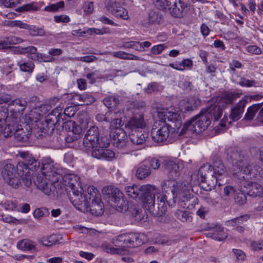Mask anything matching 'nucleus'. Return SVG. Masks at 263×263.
<instances>
[{"label":"nucleus","mask_w":263,"mask_h":263,"mask_svg":"<svg viewBox=\"0 0 263 263\" xmlns=\"http://www.w3.org/2000/svg\"><path fill=\"white\" fill-rule=\"evenodd\" d=\"M147 136L148 134L147 133H143L141 130H135L134 132L129 131V139L134 144H142L145 142Z\"/></svg>","instance_id":"nucleus-27"},{"label":"nucleus","mask_w":263,"mask_h":263,"mask_svg":"<svg viewBox=\"0 0 263 263\" xmlns=\"http://www.w3.org/2000/svg\"><path fill=\"white\" fill-rule=\"evenodd\" d=\"M109 137L112 138L114 144L116 146L122 148L126 146L127 139L126 133L123 129H115Z\"/></svg>","instance_id":"nucleus-21"},{"label":"nucleus","mask_w":263,"mask_h":263,"mask_svg":"<svg viewBox=\"0 0 263 263\" xmlns=\"http://www.w3.org/2000/svg\"><path fill=\"white\" fill-rule=\"evenodd\" d=\"M150 174L149 167L147 165H141L136 170V177L138 179L142 180L147 177Z\"/></svg>","instance_id":"nucleus-34"},{"label":"nucleus","mask_w":263,"mask_h":263,"mask_svg":"<svg viewBox=\"0 0 263 263\" xmlns=\"http://www.w3.org/2000/svg\"><path fill=\"white\" fill-rule=\"evenodd\" d=\"M251 249L254 251L263 250V239L257 241H251L250 243Z\"/></svg>","instance_id":"nucleus-47"},{"label":"nucleus","mask_w":263,"mask_h":263,"mask_svg":"<svg viewBox=\"0 0 263 263\" xmlns=\"http://www.w3.org/2000/svg\"><path fill=\"white\" fill-rule=\"evenodd\" d=\"M240 95L236 92H227L223 95L222 99L226 104H232L236 98L239 97Z\"/></svg>","instance_id":"nucleus-42"},{"label":"nucleus","mask_w":263,"mask_h":263,"mask_svg":"<svg viewBox=\"0 0 263 263\" xmlns=\"http://www.w3.org/2000/svg\"><path fill=\"white\" fill-rule=\"evenodd\" d=\"M59 108L58 110V115L60 118H61L62 122H63L64 120H66V117L71 118L73 117L76 114V109L73 106H68L66 107L64 110V112L62 114L60 111L62 110V109L60 107H58Z\"/></svg>","instance_id":"nucleus-36"},{"label":"nucleus","mask_w":263,"mask_h":263,"mask_svg":"<svg viewBox=\"0 0 263 263\" xmlns=\"http://www.w3.org/2000/svg\"><path fill=\"white\" fill-rule=\"evenodd\" d=\"M27 105V101L23 98H18L13 100L8 104L9 106H14V108L10 110V113H12L14 116L18 117V122L21 117L24 114Z\"/></svg>","instance_id":"nucleus-18"},{"label":"nucleus","mask_w":263,"mask_h":263,"mask_svg":"<svg viewBox=\"0 0 263 263\" xmlns=\"http://www.w3.org/2000/svg\"><path fill=\"white\" fill-rule=\"evenodd\" d=\"M20 0H0V3L6 7L12 8L20 3Z\"/></svg>","instance_id":"nucleus-54"},{"label":"nucleus","mask_w":263,"mask_h":263,"mask_svg":"<svg viewBox=\"0 0 263 263\" xmlns=\"http://www.w3.org/2000/svg\"><path fill=\"white\" fill-rule=\"evenodd\" d=\"M18 117H15L12 113L9 114L7 110H0V126L4 128V136H9L14 130V126L18 123Z\"/></svg>","instance_id":"nucleus-14"},{"label":"nucleus","mask_w":263,"mask_h":263,"mask_svg":"<svg viewBox=\"0 0 263 263\" xmlns=\"http://www.w3.org/2000/svg\"><path fill=\"white\" fill-rule=\"evenodd\" d=\"M9 25L12 27H18L21 28H28V25L25 23H23L21 21H12L9 23Z\"/></svg>","instance_id":"nucleus-59"},{"label":"nucleus","mask_w":263,"mask_h":263,"mask_svg":"<svg viewBox=\"0 0 263 263\" xmlns=\"http://www.w3.org/2000/svg\"><path fill=\"white\" fill-rule=\"evenodd\" d=\"M117 2L111 4V12L113 14L118 17L122 18L124 20H128L129 18L127 11L124 8L119 6Z\"/></svg>","instance_id":"nucleus-30"},{"label":"nucleus","mask_w":263,"mask_h":263,"mask_svg":"<svg viewBox=\"0 0 263 263\" xmlns=\"http://www.w3.org/2000/svg\"><path fill=\"white\" fill-rule=\"evenodd\" d=\"M17 247L24 251H30L35 249V245L30 240L24 239L17 242Z\"/></svg>","instance_id":"nucleus-38"},{"label":"nucleus","mask_w":263,"mask_h":263,"mask_svg":"<svg viewBox=\"0 0 263 263\" xmlns=\"http://www.w3.org/2000/svg\"><path fill=\"white\" fill-rule=\"evenodd\" d=\"M262 103H257L253 104L250 106L247 110L245 114L244 120L251 121L255 117L256 113L261 108Z\"/></svg>","instance_id":"nucleus-31"},{"label":"nucleus","mask_w":263,"mask_h":263,"mask_svg":"<svg viewBox=\"0 0 263 263\" xmlns=\"http://www.w3.org/2000/svg\"><path fill=\"white\" fill-rule=\"evenodd\" d=\"M14 130L13 133L9 136H4L5 137H11L14 135V138L18 141L25 142L27 141L30 136V133L29 131L25 132L21 126L17 123L16 125L14 126Z\"/></svg>","instance_id":"nucleus-25"},{"label":"nucleus","mask_w":263,"mask_h":263,"mask_svg":"<svg viewBox=\"0 0 263 263\" xmlns=\"http://www.w3.org/2000/svg\"><path fill=\"white\" fill-rule=\"evenodd\" d=\"M63 127L65 128L67 131L71 132L73 128V126H76V122L73 121H67L64 122H62Z\"/></svg>","instance_id":"nucleus-62"},{"label":"nucleus","mask_w":263,"mask_h":263,"mask_svg":"<svg viewBox=\"0 0 263 263\" xmlns=\"http://www.w3.org/2000/svg\"><path fill=\"white\" fill-rule=\"evenodd\" d=\"M198 176L201 182L208 184L210 190L216 185V179L214 177L211 164L206 163L202 165L199 169Z\"/></svg>","instance_id":"nucleus-15"},{"label":"nucleus","mask_w":263,"mask_h":263,"mask_svg":"<svg viewBox=\"0 0 263 263\" xmlns=\"http://www.w3.org/2000/svg\"><path fill=\"white\" fill-rule=\"evenodd\" d=\"M125 192L129 197L142 200L145 208L155 216H162L166 211L165 203L166 197L157 193V189L154 186L134 184L126 186Z\"/></svg>","instance_id":"nucleus-2"},{"label":"nucleus","mask_w":263,"mask_h":263,"mask_svg":"<svg viewBox=\"0 0 263 263\" xmlns=\"http://www.w3.org/2000/svg\"><path fill=\"white\" fill-rule=\"evenodd\" d=\"M103 194L107 196L108 201H111L117 210L120 212L124 213L128 211L129 206L128 201L124 197L123 194L117 187L112 186H108L103 187Z\"/></svg>","instance_id":"nucleus-12"},{"label":"nucleus","mask_w":263,"mask_h":263,"mask_svg":"<svg viewBox=\"0 0 263 263\" xmlns=\"http://www.w3.org/2000/svg\"><path fill=\"white\" fill-rule=\"evenodd\" d=\"M166 48V46L164 44H159L153 46L151 50L152 53L154 54H160L164 49Z\"/></svg>","instance_id":"nucleus-52"},{"label":"nucleus","mask_w":263,"mask_h":263,"mask_svg":"<svg viewBox=\"0 0 263 263\" xmlns=\"http://www.w3.org/2000/svg\"><path fill=\"white\" fill-rule=\"evenodd\" d=\"M57 240L55 235L44 237L39 240L40 243L44 246L49 247L55 243Z\"/></svg>","instance_id":"nucleus-41"},{"label":"nucleus","mask_w":263,"mask_h":263,"mask_svg":"<svg viewBox=\"0 0 263 263\" xmlns=\"http://www.w3.org/2000/svg\"><path fill=\"white\" fill-rule=\"evenodd\" d=\"M110 138L105 135L100 136L99 128L92 126L87 131L83 138V144L88 151L99 147H107L110 144Z\"/></svg>","instance_id":"nucleus-9"},{"label":"nucleus","mask_w":263,"mask_h":263,"mask_svg":"<svg viewBox=\"0 0 263 263\" xmlns=\"http://www.w3.org/2000/svg\"><path fill=\"white\" fill-rule=\"evenodd\" d=\"M246 49L248 52L253 54H259L261 53V50L255 45H250L247 47Z\"/></svg>","instance_id":"nucleus-63"},{"label":"nucleus","mask_w":263,"mask_h":263,"mask_svg":"<svg viewBox=\"0 0 263 263\" xmlns=\"http://www.w3.org/2000/svg\"><path fill=\"white\" fill-rule=\"evenodd\" d=\"M28 58L34 61H37L39 62H53L54 59L50 58L49 59H45V55L41 53L34 52L33 53L28 54Z\"/></svg>","instance_id":"nucleus-40"},{"label":"nucleus","mask_w":263,"mask_h":263,"mask_svg":"<svg viewBox=\"0 0 263 263\" xmlns=\"http://www.w3.org/2000/svg\"><path fill=\"white\" fill-rule=\"evenodd\" d=\"M5 39L8 46L22 43L24 41L21 38L13 35L6 37Z\"/></svg>","instance_id":"nucleus-48"},{"label":"nucleus","mask_w":263,"mask_h":263,"mask_svg":"<svg viewBox=\"0 0 263 263\" xmlns=\"http://www.w3.org/2000/svg\"><path fill=\"white\" fill-rule=\"evenodd\" d=\"M123 111H117L116 110V115H115V117L114 119H112V121L110 122H113L114 125H115V129L120 128V127L122 126L123 124V123L121 118H118V114H121Z\"/></svg>","instance_id":"nucleus-50"},{"label":"nucleus","mask_w":263,"mask_h":263,"mask_svg":"<svg viewBox=\"0 0 263 263\" xmlns=\"http://www.w3.org/2000/svg\"><path fill=\"white\" fill-rule=\"evenodd\" d=\"M162 21V15L158 12L151 11L148 13V22L144 25L145 26L154 24H159Z\"/></svg>","instance_id":"nucleus-35"},{"label":"nucleus","mask_w":263,"mask_h":263,"mask_svg":"<svg viewBox=\"0 0 263 263\" xmlns=\"http://www.w3.org/2000/svg\"><path fill=\"white\" fill-rule=\"evenodd\" d=\"M50 179L51 178L40 176L37 177L35 181L37 187L47 195H50L52 189L53 188L51 182L50 181Z\"/></svg>","instance_id":"nucleus-23"},{"label":"nucleus","mask_w":263,"mask_h":263,"mask_svg":"<svg viewBox=\"0 0 263 263\" xmlns=\"http://www.w3.org/2000/svg\"><path fill=\"white\" fill-rule=\"evenodd\" d=\"M12 98L11 95L5 93L0 96V104L3 105L4 104H9L12 101Z\"/></svg>","instance_id":"nucleus-61"},{"label":"nucleus","mask_w":263,"mask_h":263,"mask_svg":"<svg viewBox=\"0 0 263 263\" xmlns=\"http://www.w3.org/2000/svg\"><path fill=\"white\" fill-rule=\"evenodd\" d=\"M1 173L5 181L14 189L21 186L30 188L32 185L31 174L23 161L18 162L16 166L11 163L5 164Z\"/></svg>","instance_id":"nucleus-5"},{"label":"nucleus","mask_w":263,"mask_h":263,"mask_svg":"<svg viewBox=\"0 0 263 263\" xmlns=\"http://www.w3.org/2000/svg\"><path fill=\"white\" fill-rule=\"evenodd\" d=\"M89 33L92 35L96 34H104L110 33V30L109 28H102L101 29L98 28H90L89 29Z\"/></svg>","instance_id":"nucleus-49"},{"label":"nucleus","mask_w":263,"mask_h":263,"mask_svg":"<svg viewBox=\"0 0 263 263\" xmlns=\"http://www.w3.org/2000/svg\"><path fill=\"white\" fill-rule=\"evenodd\" d=\"M174 214L176 218L182 222H190L192 220L190 213L186 211L177 210Z\"/></svg>","instance_id":"nucleus-33"},{"label":"nucleus","mask_w":263,"mask_h":263,"mask_svg":"<svg viewBox=\"0 0 263 263\" xmlns=\"http://www.w3.org/2000/svg\"><path fill=\"white\" fill-rule=\"evenodd\" d=\"M59 108L57 107L52 110L50 114H49L45 120L46 124L51 128V130H53L54 128V126L57 124H60L62 122L61 118L59 117L58 115Z\"/></svg>","instance_id":"nucleus-28"},{"label":"nucleus","mask_w":263,"mask_h":263,"mask_svg":"<svg viewBox=\"0 0 263 263\" xmlns=\"http://www.w3.org/2000/svg\"><path fill=\"white\" fill-rule=\"evenodd\" d=\"M146 123L144 120L143 115L135 114L131 117L128 123L125 125L127 130L134 132L135 130H140L145 127Z\"/></svg>","instance_id":"nucleus-17"},{"label":"nucleus","mask_w":263,"mask_h":263,"mask_svg":"<svg viewBox=\"0 0 263 263\" xmlns=\"http://www.w3.org/2000/svg\"><path fill=\"white\" fill-rule=\"evenodd\" d=\"M18 155L25 160V162H23L28 166L30 174V170L36 171L40 167V162L28 152H21Z\"/></svg>","instance_id":"nucleus-22"},{"label":"nucleus","mask_w":263,"mask_h":263,"mask_svg":"<svg viewBox=\"0 0 263 263\" xmlns=\"http://www.w3.org/2000/svg\"><path fill=\"white\" fill-rule=\"evenodd\" d=\"M159 119L153 124L151 136L153 140L157 143L165 141L170 135V127L174 132L179 133L182 125V120L180 115L167 109H163L158 113Z\"/></svg>","instance_id":"nucleus-3"},{"label":"nucleus","mask_w":263,"mask_h":263,"mask_svg":"<svg viewBox=\"0 0 263 263\" xmlns=\"http://www.w3.org/2000/svg\"><path fill=\"white\" fill-rule=\"evenodd\" d=\"M234 199L236 203L241 205L246 203L247 201V197L241 190H238L234 195Z\"/></svg>","instance_id":"nucleus-44"},{"label":"nucleus","mask_w":263,"mask_h":263,"mask_svg":"<svg viewBox=\"0 0 263 263\" xmlns=\"http://www.w3.org/2000/svg\"><path fill=\"white\" fill-rule=\"evenodd\" d=\"M116 115V109L109 110L106 112L105 115L99 114L96 115V119L99 122L105 121L109 122L114 119L115 115Z\"/></svg>","instance_id":"nucleus-37"},{"label":"nucleus","mask_w":263,"mask_h":263,"mask_svg":"<svg viewBox=\"0 0 263 263\" xmlns=\"http://www.w3.org/2000/svg\"><path fill=\"white\" fill-rule=\"evenodd\" d=\"M73 59L78 61L90 63L97 60V58L93 55H87L82 57H76Z\"/></svg>","instance_id":"nucleus-55"},{"label":"nucleus","mask_w":263,"mask_h":263,"mask_svg":"<svg viewBox=\"0 0 263 263\" xmlns=\"http://www.w3.org/2000/svg\"><path fill=\"white\" fill-rule=\"evenodd\" d=\"M212 168L214 177L216 179V185H222L219 181L227 177V173L226 167L222 161L217 157L213 156L212 158Z\"/></svg>","instance_id":"nucleus-16"},{"label":"nucleus","mask_w":263,"mask_h":263,"mask_svg":"<svg viewBox=\"0 0 263 263\" xmlns=\"http://www.w3.org/2000/svg\"><path fill=\"white\" fill-rule=\"evenodd\" d=\"M103 102L108 108H111L117 106L119 104V99L118 95H111L106 97Z\"/></svg>","instance_id":"nucleus-39"},{"label":"nucleus","mask_w":263,"mask_h":263,"mask_svg":"<svg viewBox=\"0 0 263 263\" xmlns=\"http://www.w3.org/2000/svg\"><path fill=\"white\" fill-rule=\"evenodd\" d=\"M57 167L50 158H44L42 160V173L44 177L51 178L58 174Z\"/></svg>","instance_id":"nucleus-20"},{"label":"nucleus","mask_w":263,"mask_h":263,"mask_svg":"<svg viewBox=\"0 0 263 263\" xmlns=\"http://www.w3.org/2000/svg\"><path fill=\"white\" fill-rule=\"evenodd\" d=\"M4 205L5 209L8 210L14 211L17 209V203L15 201H8Z\"/></svg>","instance_id":"nucleus-64"},{"label":"nucleus","mask_w":263,"mask_h":263,"mask_svg":"<svg viewBox=\"0 0 263 263\" xmlns=\"http://www.w3.org/2000/svg\"><path fill=\"white\" fill-rule=\"evenodd\" d=\"M83 197L87 201L86 207L80 209L78 206H74L81 211H90L92 215L96 216L102 215L104 212V205L101 200V196L99 191L93 186L88 187L87 194L85 193Z\"/></svg>","instance_id":"nucleus-10"},{"label":"nucleus","mask_w":263,"mask_h":263,"mask_svg":"<svg viewBox=\"0 0 263 263\" xmlns=\"http://www.w3.org/2000/svg\"><path fill=\"white\" fill-rule=\"evenodd\" d=\"M21 9L23 11H35L39 10L40 7L36 3H31L23 5Z\"/></svg>","instance_id":"nucleus-53"},{"label":"nucleus","mask_w":263,"mask_h":263,"mask_svg":"<svg viewBox=\"0 0 263 263\" xmlns=\"http://www.w3.org/2000/svg\"><path fill=\"white\" fill-rule=\"evenodd\" d=\"M222 114V108L219 103L211 104L203 108L200 113L187 121L180 129L179 135L190 132L197 133L206 130L211 123L213 119L217 120Z\"/></svg>","instance_id":"nucleus-4"},{"label":"nucleus","mask_w":263,"mask_h":263,"mask_svg":"<svg viewBox=\"0 0 263 263\" xmlns=\"http://www.w3.org/2000/svg\"><path fill=\"white\" fill-rule=\"evenodd\" d=\"M91 155L98 159L109 161L114 158L115 153L108 149L98 147L92 151Z\"/></svg>","instance_id":"nucleus-24"},{"label":"nucleus","mask_w":263,"mask_h":263,"mask_svg":"<svg viewBox=\"0 0 263 263\" xmlns=\"http://www.w3.org/2000/svg\"><path fill=\"white\" fill-rule=\"evenodd\" d=\"M18 66H19L21 70L31 73L33 71L34 68V65L32 62L28 63H22V62H18L17 63Z\"/></svg>","instance_id":"nucleus-43"},{"label":"nucleus","mask_w":263,"mask_h":263,"mask_svg":"<svg viewBox=\"0 0 263 263\" xmlns=\"http://www.w3.org/2000/svg\"><path fill=\"white\" fill-rule=\"evenodd\" d=\"M236 192V190L231 185H227L223 188L224 195L228 197L234 195Z\"/></svg>","instance_id":"nucleus-51"},{"label":"nucleus","mask_w":263,"mask_h":263,"mask_svg":"<svg viewBox=\"0 0 263 263\" xmlns=\"http://www.w3.org/2000/svg\"><path fill=\"white\" fill-rule=\"evenodd\" d=\"M227 158L231 161L235 170H238L235 174L241 184L247 189V194L253 197H262L261 185L251 181L254 175L252 172L251 157L245 152L236 147H229L226 150Z\"/></svg>","instance_id":"nucleus-1"},{"label":"nucleus","mask_w":263,"mask_h":263,"mask_svg":"<svg viewBox=\"0 0 263 263\" xmlns=\"http://www.w3.org/2000/svg\"><path fill=\"white\" fill-rule=\"evenodd\" d=\"M82 105H89L95 101V98L89 93H84L82 94Z\"/></svg>","instance_id":"nucleus-46"},{"label":"nucleus","mask_w":263,"mask_h":263,"mask_svg":"<svg viewBox=\"0 0 263 263\" xmlns=\"http://www.w3.org/2000/svg\"><path fill=\"white\" fill-rule=\"evenodd\" d=\"M255 81L254 80H250L247 79L245 78H241L239 84L241 86H246V87H252L254 86L255 85Z\"/></svg>","instance_id":"nucleus-58"},{"label":"nucleus","mask_w":263,"mask_h":263,"mask_svg":"<svg viewBox=\"0 0 263 263\" xmlns=\"http://www.w3.org/2000/svg\"><path fill=\"white\" fill-rule=\"evenodd\" d=\"M111 54L115 57L119 58L120 59L123 60H141L142 59L136 55L132 54L131 53H128L125 52L124 51H115V52H109V51H105L103 53H100V54Z\"/></svg>","instance_id":"nucleus-29"},{"label":"nucleus","mask_w":263,"mask_h":263,"mask_svg":"<svg viewBox=\"0 0 263 263\" xmlns=\"http://www.w3.org/2000/svg\"><path fill=\"white\" fill-rule=\"evenodd\" d=\"M200 105V101L196 98H190L187 100L184 109V112H189L196 109Z\"/></svg>","instance_id":"nucleus-32"},{"label":"nucleus","mask_w":263,"mask_h":263,"mask_svg":"<svg viewBox=\"0 0 263 263\" xmlns=\"http://www.w3.org/2000/svg\"><path fill=\"white\" fill-rule=\"evenodd\" d=\"M147 239L146 236L141 233H127L117 236L112 239L114 245L105 246L104 251L113 254H122L125 251V247H138L141 246Z\"/></svg>","instance_id":"nucleus-6"},{"label":"nucleus","mask_w":263,"mask_h":263,"mask_svg":"<svg viewBox=\"0 0 263 263\" xmlns=\"http://www.w3.org/2000/svg\"><path fill=\"white\" fill-rule=\"evenodd\" d=\"M183 168V164L181 162L176 163L173 161H168L166 162L165 170L171 179L163 181L161 184L162 194L159 193L161 195L166 196L165 204L167 203L171 205L176 202L174 192H175L176 181H175V179L178 176L179 172ZM157 193H159L158 191ZM165 205L166 206V204Z\"/></svg>","instance_id":"nucleus-7"},{"label":"nucleus","mask_w":263,"mask_h":263,"mask_svg":"<svg viewBox=\"0 0 263 263\" xmlns=\"http://www.w3.org/2000/svg\"><path fill=\"white\" fill-rule=\"evenodd\" d=\"M154 4L159 9L178 18L183 16L187 9V4L181 0H155Z\"/></svg>","instance_id":"nucleus-11"},{"label":"nucleus","mask_w":263,"mask_h":263,"mask_svg":"<svg viewBox=\"0 0 263 263\" xmlns=\"http://www.w3.org/2000/svg\"><path fill=\"white\" fill-rule=\"evenodd\" d=\"M27 29L29 30V34L31 36H43L45 34V31L41 28L28 26Z\"/></svg>","instance_id":"nucleus-45"},{"label":"nucleus","mask_w":263,"mask_h":263,"mask_svg":"<svg viewBox=\"0 0 263 263\" xmlns=\"http://www.w3.org/2000/svg\"><path fill=\"white\" fill-rule=\"evenodd\" d=\"M242 67V64L237 60L232 61L229 64V68L231 72H234L236 68H241Z\"/></svg>","instance_id":"nucleus-60"},{"label":"nucleus","mask_w":263,"mask_h":263,"mask_svg":"<svg viewBox=\"0 0 263 263\" xmlns=\"http://www.w3.org/2000/svg\"><path fill=\"white\" fill-rule=\"evenodd\" d=\"M71 97V102L76 105H82V94L70 95Z\"/></svg>","instance_id":"nucleus-56"},{"label":"nucleus","mask_w":263,"mask_h":263,"mask_svg":"<svg viewBox=\"0 0 263 263\" xmlns=\"http://www.w3.org/2000/svg\"><path fill=\"white\" fill-rule=\"evenodd\" d=\"M247 103L248 98L245 97L231 107L229 118L232 121H236L241 118Z\"/></svg>","instance_id":"nucleus-19"},{"label":"nucleus","mask_w":263,"mask_h":263,"mask_svg":"<svg viewBox=\"0 0 263 263\" xmlns=\"http://www.w3.org/2000/svg\"><path fill=\"white\" fill-rule=\"evenodd\" d=\"M206 236L218 241H222L228 237L227 234L224 232V228L217 224L211 228Z\"/></svg>","instance_id":"nucleus-26"},{"label":"nucleus","mask_w":263,"mask_h":263,"mask_svg":"<svg viewBox=\"0 0 263 263\" xmlns=\"http://www.w3.org/2000/svg\"><path fill=\"white\" fill-rule=\"evenodd\" d=\"M238 260L244 261L246 258V254L241 250L233 249L232 250Z\"/></svg>","instance_id":"nucleus-57"},{"label":"nucleus","mask_w":263,"mask_h":263,"mask_svg":"<svg viewBox=\"0 0 263 263\" xmlns=\"http://www.w3.org/2000/svg\"><path fill=\"white\" fill-rule=\"evenodd\" d=\"M80 178L74 174H68L65 176V185L66 191L70 202L74 206H78L82 209L87 206V201L82 193V188L80 186Z\"/></svg>","instance_id":"nucleus-8"},{"label":"nucleus","mask_w":263,"mask_h":263,"mask_svg":"<svg viewBox=\"0 0 263 263\" xmlns=\"http://www.w3.org/2000/svg\"><path fill=\"white\" fill-rule=\"evenodd\" d=\"M190 185L187 181L176 182L175 199L178 197L183 202V208L191 209L194 206L196 198L190 194Z\"/></svg>","instance_id":"nucleus-13"}]
</instances>
